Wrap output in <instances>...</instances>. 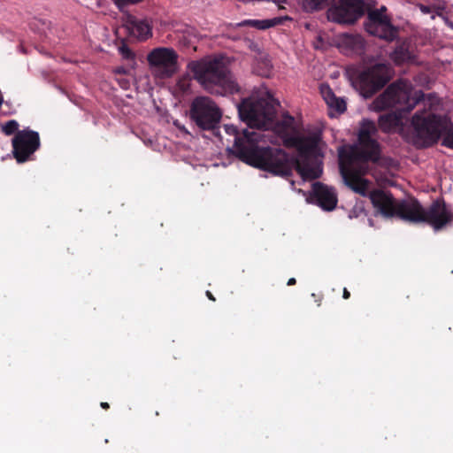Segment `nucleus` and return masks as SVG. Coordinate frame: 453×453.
Masks as SVG:
<instances>
[{
    "mask_svg": "<svg viewBox=\"0 0 453 453\" xmlns=\"http://www.w3.org/2000/svg\"><path fill=\"white\" fill-rule=\"evenodd\" d=\"M190 119L203 130H212L221 121L222 112L215 101L208 96H196L191 102Z\"/></svg>",
    "mask_w": 453,
    "mask_h": 453,
    "instance_id": "9",
    "label": "nucleus"
},
{
    "mask_svg": "<svg viewBox=\"0 0 453 453\" xmlns=\"http://www.w3.org/2000/svg\"><path fill=\"white\" fill-rule=\"evenodd\" d=\"M179 85L181 88V89L184 90V91H186L188 88V87H189V83H188V81L187 79H181L179 81Z\"/></svg>",
    "mask_w": 453,
    "mask_h": 453,
    "instance_id": "25",
    "label": "nucleus"
},
{
    "mask_svg": "<svg viewBox=\"0 0 453 453\" xmlns=\"http://www.w3.org/2000/svg\"><path fill=\"white\" fill-rule=\"evenodd\" d=\"M206 296L211 300V301H215V297L213 296V295L211 294V291H206Z\"/></svg>",
    "mask_w": 453,
    "mask_h": 453,
    "instance_id": "28",
    "label": "nucleus"
},
{
    "mask_svg": "<svg viewBox=\"0 0 453 453\" xmlns=\"http://www.w3.org/2000/svg\"><path fill=\"white\" fill-rule=\"evenodd\" d=\"M377 133L375 124L365 120L358 133L359 146L340 151V173L345 185L363 197L369 196L375 211L385 219L397 217L411 223H426L434 232L443 230L453 221V214L443 198L434 199L424 208L417 198L396 200L389 192L381 189L368 193L371 182L363 176L369 172V162L380 160V145L374 138Z\"/></svg>",
    "mask_w": 453,
    "mask_h": 453,
    "instance_id": "1",
    "label": "nucleus"
},
{
    "mask_svg": "<svg viewBox=\"0 0 453 453\" xmlns=\"http://www.w3.org/2000/svg\"><path fill=\"white\" fill-rule=\"evenodd\" d=\"M349 296H350L349 292L348 291V289H347V288H344V289H343V292H342V297H343L344 299H349Z\"/></svg>",
    "mask_w": 453,
    "mask_h": 453,
    "instance_id": "27",
    "label": "nucleus"
},
{
    "mask_svg": "<svg viewBox=\"0 0 453 453\" xmlns=\"http://www.w3.org/2000/svg\"><path fill=\"white\" fill-rule=\"evenodd\" d=\"M386 11L384 5L368 9L364 0H338L328 5L326 17L330 22L352 26L366 12L364 22L365 31L387 42H392L397 40L399 28L391 24L390 19L385 14Z\"/></svg>",
    "mask_w": 453,
    "mask_h": 453,
    "instance_id": "2",
    "label": "nucleus"
},
{
    "mask_svg": "<svg viewBox=\"0 0 453 453\" xmlns=\"http://www.w3.org/2000/svg\"><path fill=\"white\" fill-rule=\"evenodd\" d=\"M188 69L193 80L211 95L226 96L241 91L223 55L193 60L188 64Z\"/></svg>",
    "mask_w": 453,
    "mask_h": 453,
    "instance_id": "4",
    "label": "nucleus"
},
{
    "mask_svg": "<svg viewBox=\"0 0 453 453\" xmlns=\"http://www.w3.org/2000/svg\"><path fill=\"white\" fill-rule=\"evenodd\" d=\"M319 141L320 137L318 134L292 138L290 142L297 150L298 158L289 157L285 151L287 156L285 165L288 168L285 173L267 172L276 176L289 177L292 174V169L295 168L303 180H318L323 172L321 161L323 154L319 145Z\"/></svg>",
    "mask_w": 453,
    "mask_h": 453,
    "instance_id": "6",
    "label": "nucleus"
},
{
    "mask_svg": "<svg viewBox=\"0 0 453 453\" xmlns=\"http://www.w3.org/2000/svg\"><path fill=\"white\" fill-rule=\"evenodd\" d=\"M390 80L388 64H374L361 71L356 78L361 94L369 98L380 90Z\"/></svg>",
    "mask_w": 453,
    "mask_h": 453,
    "instance_id": "10",
    "label": "nucleus"
},
{
    "mask_svg": "<svg viewBox=\"0 0 453 453\" xmlns=\"http://www.w3.org/2000/svg\"><path fill=\"white\" fill-rule=\"evenodd\" d=\"M130 26L132 34L142 41L151 35V28L146 20L134 19L130 22Z\"/></svg>",
    "mask_w": 453,
    "mask_h": 453,
    "instance_id": "16",
    "label": "nucleus"
},
{
    "mask_svg": "<svg viewBox=\"0 0 453 453\" xmlns=\"http://www.w3.org/2000/svg\"><path fill=\"white\" fill-rule=\"evenodd\" d=\"M301 7L306 12H319L328 8L335 0H298Z\"/></svg>",
    "mask_w": 453,
    "mask_h": 453,
    "instance_id": "18",
    "label": "nucleus"
},
{
    "mask_svg": "<svg viewBox=\"0 0 453 453\" xmlns=\"http://www.w3.org/2000/svg\"><path fill=\"white\" fill-rule=\"evenodd\" d=\"M288 286H292L296 284V279L295 278H289L288 280Z\"/></svg>",
    "mask_w": 453,
    "mask_h": 453,
    "instance_id": "29",
    "label": "nucleus"
},
{
    "mask_svg": "<svg viewBox=\"0 0 453 453\" xmlns=\"http://www.w3.org/2000/svg\"><path fill=\"white\" fill-rule=\"evenodd\" d=\"M12 155L19 163L33 160V155L41 147L38 132L25 128L16 133L12 140Z\"/></svg>",
    "mask_w": 453,
    "mask_h": 453,
    "instance_id": "12",
    "label": "nucleus"
},
{
    "mask_svg": "<svg viewBox=\"0 0 453 453\" xmlns=\"http://www.w3.org/2000/svg\"><path fill=\"white\" fill-rule=\"evenodd\" d=\"M447 116L434 114L423 108L413 114L411 120V139L418 148H427L437 143L446 127Z\"/></svg>",
    "mask_w": 453,
    "mask_h": 453,
    "instance_id": "7",
    "label": "nucleus"
},
{
    "mask_svg": "<svg viewBox=\"0 0 453 453\" xmlns=\"http://www.w3.org/2000/svg\"><path fill=\"white\" fill-rule=\"evenodd\" d=\"M19 122L16 120H8L5 122V124L3 126V131L7 135L15 134L18 133L19 130Z\"/></svg>",
    "mask_w": 453,
    "mask_h": 453,
    "instance_id": "21",
    "label": "nucleus"
},
{
    "mask_svg": "<svg viewBox=\"0 0 453 453\" xmlns=\"http://www.w3.org/2000/svg\"><path fill=\"white\" fill-rule=\"evenodd\" d=\"M101 407L104 409V410H109L110 406L108 404V403H101Z\"/></svg>",
    "mask_w": 453,
    "mask_h": 453,
    "instance_id": "30",
    "label": "nucleus"
},
{
    "mask_svg": "<svg viewBox=\"0 0 453 453\" xmlns=\"http://www.w3.org/2000/svg\"><path fill=\"white\" fill-rule=\"evenodd\" d=\"M344 44L357 55H363L365 50V42L361 35H348L344 38Z\"/></svg>",
    "mask_w": 453,
    "mask_h": 453,
    "instance_id": "17",
    "label": "nucleus"
},
{
    "mask_svg": "<svg viewBox=\"0 0 453 453\" xmlns=\"http://www.w3.org/2000/svg\"><path fill=\"white\" fill-rule=\"evenodd\" d=\"M268 73H269V69H267L265 72H264L263 73H261V75L267 76V75H268Z\"/></svg>",
    "mask_w": 453,
    "mask_h": 453,
    "instance_id": "34",
    "label": "nucleus"
},
{
    "mask_svg": "<svg viewBox=\"0 0 453 453\" xmlns=\"http://www.w3.org/2000/svg\"><path fill=\"white\" fill-rule=\"evenodd\" d=\"M121 85H122L123 88H127L128 81H121Z\"/></svg>",
    "mask_w": 453,
    "mask_h": 453,
    "instance_id": "32",
    "label": "nucleus"
},
{
    "mask_svg": "<svg viewBox=\"0 0 453 453\" xmlns=\"http://www.w3.org/2000/svg\"><path fill=\"white\" fill-rule=\"evenodd\" d=\"M328 89H330V88L327 87L326 88V91L322 90V93H323V95L325 96L326 102L331 101V96H330V94H328Z\"/></svg>",
    "mask_w": 453,
    "mask_h": 453,
    "instance_id": "26",
    "label": "nucleus"
},
{
    "mask_svg": "<svg viewBox=\"0 0 453 453\" xmlns=\"http://www.w3.org/2000/svg\"><path fill=\"white\" fill-rule=\"evenodd\" d=\"M445 128H442V145L453 150V122L447 117Z\"/></svg>",
    "mask_w": 453,
    "mask_h": 453,
    "instance_id": "19",
    "label": "nucleus"
},
{
    "mask_svg": "<svg viewBox=\"0 0 453 453\" xmlns=\"http://www.w3.org/2000/svg\"><path fill=\"white\" fill-rule=\"evenodd\" d=\"M178 53L169 47L154 48L147 55L151 73L159 79L172 77L178 70Z\"/></svg>",
    "mask_w": 453,
    "mask_h": 453,
    "instance_id": "11",
    "label": "nucleus"
},
{
    "mask_svg": "<svg viewBox=\"0 0 453 453\" xmlns=\"http://www.w3.org/2000/svg\"><path fill=\"white\" fill-rule=\"evenodd\" d=\"M114 5L120 11L124 10L129 5L138 4L143 0H111Z\"/></svg>",
    "mask_w": 453,
    "mask_h": 453,
    "instance_id": "23",
    "label": "nucleus"
},
{
    "mask_svg": "<svg viewBox=\"0 0 453 453\" xmlns=\"http://www.w3.org/2000/svg\"><path fill=\"white\" fill-rule=\"evenodd\" d=\"M418 8L424 14H432V19H434V15H441V9L435 5H424L418 4Z\"/></svg>",
    "mask_w": 453,
    "mask_h": 453,
    "instance_id": "22",
    "label": "nucleus"
},
{
    "mask_svg": "<svg viewBox=\"0 0 453 453\" xmlns=\"http://www.w3.org/2000/svg\"><path fill=\"white\" fill-rule=\"evenodd\" d=\"M118 73H126V70H125L124 67H120V68L118 69Z\"/></svg>",
    "mask_w": 453,
    "mask_h": 453,
    "instance_id": "31",
    "label": "nucleus"
},
{
    "mask_svg": "<svg viewBox=\"0 0 453 453\" xmlns=\"http://www.w3.org/2000/svg\"><path fill=\"white\" fill-rule=\"evenodd\" d=\"M311 199L325 211H330L337 206V194L334 188L319 181L312 184Z\"/></svg>",
    "mask_w": 453,
    "mask_h": 453,
    "instance_id": "13",
    "label": "nucleus"
},
{
    "mask_svg": "<svg viewBox=\"0 0 453 453\" xmlns=\"http://www.w3.org/2000/svg\"><path fill=\"white\" fill-rule=\"evenodd\" d=\"M328 94L331 96V101H327V104L334 108L340 113L346 111V103L342 99L336 98L331 89H328Z\"/></svg>",
    "mask_w": 453,
    "mask_h": 453,
    "instance_id": "20",
    "label": "nucleus"
},
{
    "mask_svg": "<svg viewBox=\"0 0 453 453\" xmlns=\"http://www.w3.org/2000/svg\"><path fill=\"white\" fill-rule=\"evenodd\" d=\"M288 16L276 17L269 19H245L238 24L240 27H254L260 30H265L274 26L283 25L285 20H290Z\"/></svg>",
    "mask_w": 453,
    "mask_h": 453,
    "instance_id": "14",
    "label": "nucleus"
},
{
    "mask_svg": "<svg viewBox=\"0 0 453 453\" xmlns=\"http://www.w3.org/2000/svg\"><path fill=\"white\" fill-rule=\"evenodd\" d=\"M390 58L396 65H402L412 58V53L410 50V43L407 40L398 42L396 47L390 54Z\"/></svg>",
    "mask_w": 453,
    "mask_h": 453,
    "instance_id": "15",
    "label": "nucleus"
},
{
    "mask_svg": "<svg viewBox=\"0 0 453 453\" xmlns=\"http://www.w3.org/2000/svg\"><path fill=\"white\" fill-rule=\"evenodd\" d=\"M119 52L122 55L123 58L127 60H134V52L129 49V47L127 44H122L119 47Z\"/></svg>",
    "mask_w": 453,
    "mask_h": 453,
    "instance_id": "24",
    "label": "nucleus"
},
{
    "mask_svg": "<svg viewBox=\"0 0 453 453\" xmlns=\"http://www.w3.org/2000/svg\"><path fill=\"white\" fill-rule=\"evenodd\" d=\"M226 133L234 136L233 147L228 151L246 164L264 171L285 173L287 156L280 148L259 146L261 134L248 128L240 129L234 125H226Z\"/></svg>",
    "mask_w": 453,
    "mask_h": 453,
    "instance_id": "3",
    "label": "nucleus"
},
{
    "mask_svg": "<svg viewBox=\"0 0 453 453\" xmlns=\"http://www.w3.org/2000/svg\"><path fill=\"white\" fill-rule=\"evenodd\" d=\"M2 104H3V96H2V95L0 94V106L2 105Z\"/></svg>",
    "mask_w": 453,
    "mask_h": 453,
    "instance_id": "35",
    "label": "nucleus"
},
{
    "mask_svg": "<svg viewBox=\"0 0 453 453\" xmlns=\"http://www.w3.org/2000/svg\"><path fill=\"white\" fill-rule=\"evenodd\" d=\"M422 91L416 92V96L411 97L410 91L404 84L396 81L391 83L386 90L372 103L375 111H384L388 108L396 109L380 116L379 126L380 129L388 133L396 127L403 126V113L410 112L415 105L424 99Z\"/></svg>",
    "mask_w": 453,
    "mask_h": 453,
    "instance_id": "5",
    "label": "nucleus"
},
{
    "mask_svg": "<svg viewBox=\"0 0 453 453\" xmlns=\"http://www.w3.org/2000/svg\"><path fill=\"white\" fill-rule=\"evenodd\" d=\"M238 111L243 123L250 128L257 129L266 127L277 114L274 103L264 98H244L238 104Z\"/></svg>",
    "mask_w": 453,
    "mask_h": 453,
    "instance_id": "8",
    "label": "nucleus"
},
{
    "mask_svg": "<svg viewBox=\"0 0 453 453\" xmlns=\"http://www.w3.org/2000/svg\"><path fill=\"white\" fill-rule=\"evenodd\" d=\"M287 0H273L274 3L276 4H282V3H286Z\"/></svg>",
    "mask_w": 453,
    "mask_h": 453,
    "instance_id": "33",
    "label": "nucleus"
}]
</instances>
